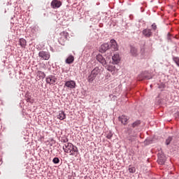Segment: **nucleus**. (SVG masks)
<instances>
[{
	"label": "nucleus",
	"instance_id": "f257e3e1",
	"mask_svg": "<svg viewBox=\"0 0 179 179\" xmlns=\"http://www.w3.org/2000/svg\"><path fill=\"white\" fill-rule=\"evenodd\" d=\"M63 150L65 153H69L70 156H78L79 150L78 147L73 145L71 143H66L63 145Z\"/></svg>",
	"mask_w": 179,
	"mask_h": 179
},
{
	"label": "nucleus",
	"instance_id": "f03ea898",
	"mask_svg": "<svg viewBox=\"0 0 179 179\" xmlns=\"http://www.w3.org/2000/svg\"><path fill=\"white\" fill-rule=\"evenodd\" d=\"M38 57L41 58V59H43L45 61H48L50 59V57L51 55H50V52L46 51H41L38 53Z\"/></svg>",
	"mask_w": 179,
	"mask_h": 179
},
{
	"label": "nucleus",
	"instance_id": "7ed1b4c3",
	"mask_svg": "<svg viewBox=\"0 0 179 179\" xmlns=\"http://www.w3.org/2000/svg\"><path fill=\"white\" fill-rule=\"evenodd\" d=\"M64 86L70 90L75 89L76 87V82L74 80L66 81L64 84Z\"/></svg>",
	"mask_w": 179,
	"mask_h": 179
},
{
	"label": "nucleus",
	"instance_id": "20e7f679",
	"mask_svg": "<svg viewBox=\"0 0 179 179\" xmlns=\"http://www.w3.org/2000/svg\"><path fill=\"white\" fill-rule=\"evenodd\" d=\"M57 82V78L55 76H49L46 78V83H48L49 85H54Z\"/></svg>",
	"mask_w": 179,
	"mask_h": 179
},
{
	"label": "nucleus",
	"instance_id": "39448f33",
	"mask_svg": "<svg viewBox=\"0 0 179 179\" xmlns=\"http://www.w3.org/2000/svg\"><path fill=\"white\" fill-rule=\"evenodd\" d=\"M51 7L53 8V9H57L58 8H59L62 5V3L58 0H53L52 2H51Z\"/></svg>",
	"mask_w": 179,
	"mask_h": 179
},
{
	"label": "nucleus",
	"instance_id": "423d86ee",
	"mask_svg": "<svg viewBox=\"0 0 179 179\" xmlns=\"http://www.w3.org/2000/svg\"><path fill=\"white\" fill-rule=\"evenodd\" d=\"M96 60L98 62H100L102 65H106L107 61H106V59L103 57V55L99 54L96 55Z\"/></svg>",
	"mask_w": 179,
	"mask_h": 179
},
{
	"label": "nucleus",
	"instance_id": "0eeeda50",
	"mask_svg": "<svg viewBox=\"0 0 179 179\" xmlns=\"http://www.w3.org/2000/svg\"><path fill=\"white\" fill-rule=\"evenodd\" d=\"M119 121L123 124V125H127L128 124V120H129L127 116L124 115L119 116Z\"/></svg>",
	"mask_w": 179,
	"mask_h": 179
},
{
	"label": "nucleus",
	"instance_id": "6e6552de",
	"mask_svg": "<svg viewBox=\"0 0 179 179\" xmlns=\"http://www.w3.org/2000/svg\"><path fill=\"white\" fill-rule=\"evenodd\" d=\"M130 54L131 57H138L139 53L138 52V49L134 46H131L130 48Z\"/></svg>",
	"mask_w": 179,
	"mask_h": 179
},
{
	"label": "nucleus",
	"instance_id": "1a4fd4ad",
	"mask_svg": "<svg viewBox=\"0 0 179 179\" xmlns=\"http://www.w3.org/2000/svg\"><path fill=\"white\" fill-rule=\"evenodd\" d=\"M110 48H112L113 51L118 50V45L117 44L115 40H110Z\"/></svg>",
	"mask_w": 179,
	"mask_h": 179
},
{
	"label": "nucleus",
	"instance_id": "9d476101",
	"mask_svg": "<svg viewBox=\"0 0 179 179\" xmlns=\"http://www.w3.org/2000/svg\"><path fill=\"white\" fill-rule=\"evenodd\" d=\"M143 36H145V37H152V30L149 29H145L143 30Z\"/></svg>",
	"mask_w": 179,
	"mask_h": 179
},
{
	"label": "nucleus",
	"instance_id": "9b49d317",
	"mask_svg": "<svg viewBox=\"0 0 179 179\" xmlns=\"http://www.w3.org/2000/svg\"><path fill=\"white\" fill-rule=\"evenodd\" d=\"M58 120H60L61 121L65 120L66 118V114H65V112L60 110L59 111V113L57 115Z\"/></svg>",
	"mask_w": 179,
	"mask_h": 179
},
{
	"label": "nucleus",
	"instance_id": "f8f14e48",
	"mask_svg": "<svg viewBox=\"0 0 179 179\" xmlns=\"http://www.w3.org/2000/svg\"><path fill=\"white\" fill-rule=\"evenodd\" d=\"M113 64H120V55L115 54L112 57Z\"/></svg>",
	"mask_w": 179,
	"mask_h": 179
},
{
	"label": "nucleus",
	"instance_id": "ddd939ff",
	"mask_svg": "<svg viewBox=\"0 0 179 179\" xmlns=\"http://www.w3.org/2000/svg\"><path fill=\"white\" fill-rule=\"evenodd\" d=\"M106 69L109 72H111L113 75H114V73L117 72V69L115 68V66L108 65L106 66Z\"/></svg>",
	"mask_w": 179,
	"mask_h": 179
},
{
	"label": "nucleus",
	"instance_id": "4468645a",
	"mask_svg": "<svg viewBox=\"0 0 179 179\" xmlns=\"http://www.w3.org/2000/svg\"><path fill=\"white\" fill-rule=\"evenodd\" d=\"M110 48V45H108V43H103L101 45V51L102 52H106V51H107V50H108Z\"/></svg>",
	"mask_w": 179,
	"mask_h": 179
},
{
	"label": "nucleus",
	"instance_id": "2eb2a0df",
	"mask_svg": "<svg viewBox=\"0 0 179 179\" xmlns=\"http://www.w3.org/2000/svg\"><path fill=\"white\" fill-rule=\"evenodd\" d=\"M96 79V76L90 73V74L87 77V81L89 83H92L93 80Z\"/></svg>",
	"mask_w": 179,
	"mask_h": 179
},
{
	"label": "nucleus",
	"instance_id": "dca6fc26",
	"mask_svg": "<svg viewBox=\"0 0 179 179\" xmlns=\"http://www.w3.org/2000/svg\"><path fill=\"white\" fill-rule=\"evenodd\" d=\"M19 43H20V45L22 48H26V45L27 44V42L25 41L24 38H20L19 40Z\"/></svg>",
	"mask_w": 179,
	"mask_h": 179
},
{
	"label": "nucleus",
	"instance_id": "f3484780",
	"mask_svg": "<svg viewBox=\"0 0 179 179\" xmlns=\"http://www.w3.org/2000/svg\"><path fill=\"white\" fill-rule=\"evenodd\" d=\"M75 61V57L73 56L70 55L67 57L66 59V64H73V62Z\"/></svg>",
	"mask_w": 179,
	"mask_h": 179
},
{
	"label": "nucleus",
	"instance_id": "a211bd4d",
	"mask_svg": "<svg viewBox=\"0 0 179 179\" xmlns=\"http://www.w3.org/2000/svg\"><path fill=\"white\" fill-rule=\"evenodd\" d=\"M91 73L97 76V75L100 73V69L98 66H96L91 71Z\"/></svg>",
	"mask_w": 179,
	"mask_h": 179
},
{
	"label": "nucleus",
	"instance_id": "6ab92c4d",
	"mask_svg": "<svg viewBox=\"0 0 179 179\" xmlns=\"http://www.w3.org/2000/svg\"><path fill=\"white\" fill-rule=\"evenodd\" d=\"M36 75L38 77H39V79H44V78H45V73L41 71H38Z\"/></svg>",
	"mask_w": 179,
	"mask_h": 179
},
{
	"label": "nucleus",
	"instance_id": "aec40b11",
	"mask_svg": "<svg viewBox=\"0 0 179 179\" xmlns=\"http://www.w3.org/2000/svg\"><path fill=\"white\" fill-rule=\"evenodd\" d=\"M60 36H62V38H63V40H66L69 36V34H68L66 31H62L60 33Z\"/></svg>",
	"mask_w": 179,
	"mask_h": 179
},
{
	"label": "nucleus",
	"instance_id": "412c9836",
	"mask_svg": "<svg viewBox=\"0 0 179 179\" xmlns=\"http://www.w3.org/2000/svg\"><path fill=\"white\" fill-rule=\"evenodd\" d=\"M164 157H158V160H157V162H158V163H159V164H164Z\"/></svg>",
	"mask_w": 179,
	"mask_h": 179
},
{
	"label": "nucleus",
	"instance_id": "4be33fe9",
	"mask_svg": "<svg viewBox=\"0 0 179 179\" xmlns=\"http://www.w3.org/2000/svg\"><path fill=\"white\" fill-rule=\"evenodd\" d=\"M136 171V169L135 168V166H129V173H135Z\"/></svg>",
	"mask_w": 179,
	"mask_h": 179
},
{
	"label": "nucleus",
	"instance_id": "5701e85b",
	"mask_svg": "<svg viewBox=\"0 0 179 179\" xmlns=\"http://www.w3.org/2000/svg\"><path fill=\"white\" fill-rule=\"evenodd\" d=\"M138 125H141V121L139 120H137L132 124L133 128H136V127H138Z\"/></svg>",
	"mask_w": 179,
	"mask_h": 179
},
{
	"label": "nucleus",
	"instance_id": "b1692460",
	"mask_svg": "<svg viewBox=\"0 0 179 179\" xmlns=\"http://www.w3.org/2000/svg\"><path fill=\"white\" fill-rule=\"evenodd\" d=\"M173 141V137L169 136L166 140V145H169L171 143V142Z\"/></svg>",
	"mask_w": 179,
	"mask_h": 179
},
{
	"label": "nucleus",
	"instance_id": "393cba45",
	"mask_svg": "<svg viewBox=\"0 0 179 179\" xmlns=\"http://www.w3.org/2000/svg\"><path fill=\"white\" fill-rule=\"evenodd\" d=\"M52 162L55 164H58V163H59V159L58 157H55Z\"/></svg>",
	"mask_w": 179,
	"mask_h": 179
},
{
	"label": "nucleus",
	"instance_id": "a878e982",
	"mask_svg": "<svg viewBox=\"0 0 179 179\" xmlns=\"http://www.w3.org/2000/svg\"><path fill=\"white\" fill-rule=\"evenodd\" d=\"M106 138L108 139H111V138H113V133L112 132H109L107 135H106Z\"/></svg>",
	"mask_w": 179,
	"mask_h": 179
},
{
	"label": "nucleus",
	"instance_id": "bb28decb",
	"mask_svg": "<svg viewBox=\"0 0 179 179\" xmlns=\"http://www.w3.org/2000/svg\"><path fill=\"white\" fill-rule=\"evenodd\" d=\"M152 29H153L154 30H156L157 29V25H156V24H152Z\"/></svg>",
	"mask_w": 179,
	"mask_h": 179
},
{
	"label": "nucleus",
	"instance_id": "cd10ccee",
	"mask_svg": "<svg viewBox=\"0 0 179 179\" xmlns=\"http://www.w3.org/2000/svg\"><path fill=\"white\" fill-rule=\"evenodd\" d=\"M141 54H145V48H142L141 49Z\"/></svg>",
	"mask_w": 179,
	"mask_h": 179
},
{
	"label": "nucleus",
	"instance_id": "c85d7f7f",
	"mask_svg": "<svg viewBox=\"0 0 179 179\" xmlns=\"http://www.w3.org/2000/svg\"><path fill=\"white\" fill-rule=\"evenodd\" d=\"M64 143H68V138L63 140Z\"/></svg>",
	"mask_w": 179,
	"mask_h": 179
},
{
	"label": "nucleus",
	"instance_id": "c756f323",
	"mask_svg": "<svg viewBox=\"0 0 179 179\" xmlns=\"http://www.w3.org/2000/svg\"><path fill=\"white\" fill-rule=\"evenodd\" d=\"M176 117H178V118H179V112H177V113H176Z\"/></svg>",
	"mask_w": 179,
	"mask_h": 179
},
{
	"label": "nucleus",
	"instance_id": "7c9ffc66",
	"mask_svg": "<svg viewBox=\"0 0 179 179\" xmlns=\"http://www.w3.org/2000/svg\"><path fill=\"white\" fill-rule=\"evenodd\" d=\"M138 80H143V78H141V76L138 77Z\"/></svg>",
	"mask_w": 179,
	"mask_h": 179
},
{
	"label": "nucleus",
	"instance_id": "2f4dec72",
	"mask_svg": "<svg viewBox=\"0 0 179 179\" xmlns=\"http://www.w3.org/2000/svg\"><path fill=\"white\" fill-rule=\"evenodd\" d=\"M29 99H27V101H29Z\"/></svg>",
	"mask_w": 179,
	"mask_h": 179
},
{
	"label": "nucleus",
	"instance_id": "473e14b6",
	"mask_svg": "<svg viewBox=\"0 0 179 179\" xmlns=\"http://www.w3.org/2000/svg\"><path fill=\"white\" fill-rule=\"evenodd\" d=\"M147 79H150V78H147Z\"/></svg>",
	"mask_w": 179,
	"mask_h": 179
}]
</instances>
